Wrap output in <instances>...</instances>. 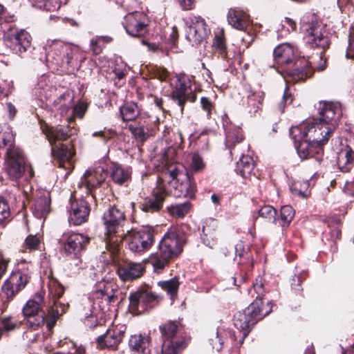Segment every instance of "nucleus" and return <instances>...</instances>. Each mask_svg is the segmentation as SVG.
Segmentation results:
<instances>
[{"label":"nucleus","instance_id":"obj_1","mask_svg":"<svg viewBox=\"0 0 354 354\" xmlns=\"http://www.w3.org/2000/svg\"><path fill=\"white\" fill-rule=\"evenodd\" d=\"M0 149H5L3 173L6 178L19 183L22 178L30 180L35 171L22 148L16 145L15 134L8 125L0 127Z\"/></svg>","mask_w":354,"mask_h":354},{"label":"nucleus","instance_id":"obj_2","mask_svg":"<svg viewBox=\"0 0 354 354\" xmlns=\"http://www.w3.org/2000/svg\"><path fill=\"white\" fill-rule=\"evenodd\" d=\"M44 293L36 292L24 306L22 315L28 329L36 330L46 324L48 331L52 333L58 319L67 311L69 304L59 303L61 312L56 301L46 310H44Z\"/></svg>","mask_w":354,"mask_h":354},{"label":"nucleus","instance_id":"obj_3","mask_svg":"<svg viewBox=\"0 0 354 354\" xmlns=\"http://www.w3.org/2000/svg\"><path fill=\"white\" fill-rule=\"evenodd\" d=\"M273 60L284 68L287 81L296 84L304 82L314 74L308 59L300 57L297 48L290 43H282L273 50Z\"/></svg>","mask_w":354,"mask_h":354},{"label":"nucleus","instance_id":"obj_4","mask_svg":"<svg viewBox=\"0 0 354 354\" xmlns=\"http://www.w3.org/2000/svg\"><path fill=\"white\" fill-rule=\"evenodd\" d=\"M186 240V234L181 226L172 225L169 227L160 239L158 251L151 254L147 259L155 273H162L174 260L179 257Z\"/></svg>","mask_w":354,"mask_h":354},{"label":"nucleus","instance_id":"obj_5","mask_svg":"<svg viewBox=\"0 0 354 354\" xmlns=\"http://www.w3.org/2000/svg\"><path fill=\"white\" fill-rule=\"evenodd\" d=\"M32 275V264L25 259L21 260L6 279L2 287L1 313H4L11 301L30 283Z\"/></svg>","mask_w":354,"mask_h":354},{"label":"nucleus","instance_id":"obj_6","mask_svg":"<svg viewBox=\"0 0 354 354\" xmlns=\"http://www.w3.org/2000/svg\"><path fill=\"white\" fill-rule=\"evenodd\" d=\"M272 310V304L268 301L264 305L261 297H257L247 308L241 311L236 312L233 317L234 325L242 333L240 340L243 344L245 338L260 321L268 316Z\"/></svg>","mask_w":354,"mask_h":354},{"label":"nucleus","instance_id":"obj_7","mask_svg":"<svg viewBox=\"0 0 354 354\" xmlns=\"http://www.w3.org/2000/svg\"><path fill=\"white\" fill-rule=\"evenodd\" d=\"M102 221L105 229L106 248L115 249L118 239L124 235V226L127 222L124 207L118 202L109 205L103 213Z\"/></svg>","mask_w":354,"mask_h":354},{"label":"nucleus","instance_id":"obj_8","mask_svg":"<svg viewBox=\"0 0 354 354\" xmlns=\"http://www.w3.org/2000/svg\"><path fill=\"white\" fill-rule=\"evenodd\" d=\"M158 234L156 227L145 226L140 229H131L124 233V235L118 239V245L115 249L112 247L110 251L112 253L119 250L121 243L123 241L127 244L128 249L135 253H144L149 250L155 243L156 236Z\"/></svg>","mask_w":354,"mask_h":354},{"label":"nucleus","instance_id":"obj_9","mask_svg":"<svg viewBox=\"0 0 354 354\" xmlns=\"http://www.w3.org/2000/svg\"><path fill=\"white\" fill-rule=\"evenodd\" d=\"M159 330L162 340L161 354H180L187 347L185 326L180 321H167Z\"/></svg>","mask_w":354,"mask_h":354},{"label":"nucleus","instance_id":"obj_10","mask_svg":"<svg viewBox=\"0 0 354 354\" xmlns=\"http://www.w3.org/2000/svg\"><path fill=\"white\" fill-rule=\"evenodd\" d=\"M333 126L328 127L317 119L292 127L289 133L293 140L306 139L308 141L325 145L333 133Z\"/></svg>","mask_w":354,"mask_h":354},{"label":"nucleus","instance_id":"obj_11","mask_svg":"<svg viewBox=\"0 0 354 354\" xmlns=\"http://www.w3.org/2000/svg\"><path fill=\"white\" fill-rule=\"evenodd\" d=\"M3 31L4 44L14 54L24 57L33 48L32 37L26 30L19 28L15 24L11 23L3 27Z\"/></svg>","mask_w":354,"mask_h":354},{"label":"nucleus","instance_id":"obj_12","mask_svg":"<svg viewBox=\"0 0 354 354\" xmlns=\"http://www.w3.org/2000/svg\"><path fill=\"white\" fill-rule=\"evenodd\" d=\"M162 299L161 295L152 291L149 287L140 288L129 296V311L134 315L149 313L158 307Z\"/></svg>","mask_w":354,"mask_h":354},{"label":"nucleus","instance_id":"obj_13","mask_svg":"<svg viewBox=\"0 0 354 354\" xmlns=\"http://www.w3.org/2000/svg\"><path fill=\"white\" fill-rule=\"evenodd\" d=\"M62 241L64 253L68 260L73 261L70 263L71 266L77 267L78 270L83 269L82 257L91 242V238L84 234L72 233L66 235Z\"/></svg>","mask_w":354,"mask_h":354},{"label":"nucleus","instance_id":"obj_14","mask_svg":"<svg viewBox=\"0 0 354 354\" xmlns=\"http://www.w3.org/2000/svg\"><path fill=\"white\" fill-rule=\"evenodd\" d=\"M91 198L75 190L70 198L68 222L71 225H80L88 221L91 213Z\"/></svg>","mask_w":354,"mask_h":354},{"label":"nucleus","instance_id":"obj_15","mask_svg":"<svg viewBox=\"0 0 354 354\" xmlns=\"http://www.w3.org/2000/svg\"><path fill=\"white\" fill-rule=\"evenodd\" d=\"M159 125L160 120L157 116L142 112L128 125V129L136 140L145 142L149 136L156 135Z\"/></svg>","mask_w":354,"mask_h":354},{"label":"nucleus","instance_id":"obj_16","mask_svg":"<svg viewBox=\"0 0 354 354\" xmlns=\"http://www.w3.org/2000/svg\"><path fill=\"white\" fill-rule=\"evenodd\" d=\"M108 172L102 167L87 169L77 183L76 190L85 194L88 198L95 199V190L106 184Z\"/></svg>","mask_w":354,"mask_h":354},{"label":"nucleus","instance_id":"obj_17","mask_svg":"<svg viewBox=\"0 0 354 354\" xmlns=\"http://www.w3.org/2000/svg\"><path fill=\"white\" fill-rule=\"evenodd\" d=\"M306 42L307 46L312 49H318L319 58L324 60V64L318 66L319 71H324L326 68V59L324 58L326 51L330 48L331 41L329 34L322 30L319 26L310 25L306 29Z\"/></svg>","mask_w":354,"mask_h":354},{"label":"nucleus","instance_id":"obj_18","mask_svg":"<svg viewBox=\"0 0 354 354\" xmlns=\"http://www.w3.org/2000/svg\"><path fill=\"white\" fill-rule=\"evenodd\" d=\"M170 97L180 107L182 113L187 102H195L197 95L192 88L191 77L185 73H180L177 76V81L170 93Z\"/></svg>","mask_w":354,"mask_h":354},{"label":"nucleus","instance_id":"obj_19","mask_svg":"<svg viewBox=\"0 0 354 354\" xmlns=\"http://www.w3.org/2000/svg\"><path fill=\"white\" fill-rule=\"evenodd\" d=\"M94 292L96 299H101L109 306L120 304L124 298V294L113 281L102 280L97 282Z\"/></svg>","mask_w":354,"mask_h":354},{"label":"nucleus","instance_id":"obj_20","mask_svg":"<svg viewBox=\"0 0 354 354\" xmlns=\"http://www.w3.org/2000/svg\"><path fill=\"white\" fill-rule=\"evenodd\" d=\"M39 124L50 146L68 140L76 131L69 125L50 126L43 120H39Z\"/></svg>","mask_w":354,"mask_h":354},{"label":"nucleus","instance_id":"obj_21","mask_svg":"<svg viewBox=\"0 0 354 354\" xmlns=\"http://www.w3.org/2000/svg\"><path fill=\"white\" fill-rule=\"evenodd\" d=\"M127 32L132 37H142L147 32L148 17L143 12L128 13L122 22Z\"/></svg>","mask_w":354,"mask_h":354},{"label":"nucleus","instance_id":"obj_22","mask_svg":"<svg viewBox=\"0 0 354 354\" xmlns=\"http://www.w3.org/2000/svg\"><path fill=\"white\" fill-rule=\"evenodd\" d=\"M317 109L319 115V118L317 120L329 127L333 125V130L335 131L342 115L340 103L320 101L318 103Z\"/></svg>","mask_w":354,"mask_h":354},{"label":"nucleus","instance_id":"obj_23","mask_svg":"<svg viewBox=\"0 0 354 354\" xmlns=\"http://www.w3.org/2000/svg\"><path fill=\"white\" fill-rule=\"evenodd\" d=\"M168 196L169 193L165 185H159L153 189L149 196L139 203V208L146 213L153 214L160 212Z\"/></svg>","mask_w":354,"mask_h":354},{"label":"nucleus","instance_id":"obj_24","mask_svg":"<svg viewBox=\"0 0 354 354\" xmlns=\"http://www.w3.org/2000/svg\"><path fill=\"white\" fill-rule=\"evenodd\" d=\"M124 326H112L109 328L105 333L96 339L97 348L100 350L109 349L116 351L122 342L126 333Z\"/></svg>","mask_w":354,"mask_h":354},{"label":"nucleus","instance_id":"obj_25","mask_svg":"<svg viewBox=\"0 0 354 354\" xmlns=\"http://www.w3.org/2000/svg\"><path fill=\"white\" fill-rule=\"evenodd\" d=\"M295 147L298 156L301 160L314 158L319 165L324 160V146L319 143L302 139L301 140H293Z\"/></svg>","mask_w":354,"mask_h":354},{"label":"nucleus","instance_id":"obj_26","mask_svg":"<svg viewBox=\"0 0 354 354\" xmlns=\"http://www.w3.org/2000/svg\"><path fill=\"white\" fill-rule=\"evenodd\" d=\"M75 155V149L72 140L66 143L59 142L57 145L51 146V156L59 167L70 169L73 166L72 158Z\"/></svg>","mask_w":354,"mask_h":354},{"label":"nucleus","instance_id":"obj_27","mask_svg":"<svg viewBox=\"0 0 354 354\" xmlns=\"http://www.w3.org/2000/svg\"><path fill=\"white\" fill-rule=\"evenodd\" d=\"M212 48L215 56L226 62L229 66L233 64L236 53L234 50L228 48L227 39L223 30L215 34Z\"/></svg>","mask_w":354,"mask_h":354},{"label":"nucleus","instance_id":"obj_28","mask_svg":"<svg viewBox=\"0 0 354 354\" xmlns=\"http://www.w3.org/2000/svg\"><path fill=\"white\" fill-rule=\"evenodd\" d=\"M222 123L226 136L225 146L233 155L232 151L236 144L241 143L244 140L242 129L234 124L226 113L222 116Z\"/></svg>","mask_w":354,"mask_h":354},{"label":"nucleus","instance_id":"obj_29","mask_svg":"<svg viewBox=\"0 0 354 354\" xmlns=\"http://www.w3.org/2000/svg\"><path fill=\"white\" fill-rule=\"evenodd\" d=\"M189 19L190 26L186 37L192 43V46H198L207 36V26L205 19L200 16H192Z\"/></svg>","mask_w":354,"mask_h":354},{"label":"nucleus","instance_id":"obj_30","mask_svg":"<svg viewBox=\"0 0 354 354\" xmlns=\"http://www.w3.org/2000/svg\"><path fill=\"white\" fill-rule=\"evenodd\" d=\"M145 271V266L142 263L124 261L118 265L116 272L122 281H131L140 278Z\"/></svg>","mask_w":354,"mask_h":354},{"label":"nucleus","instance_id":"obj_31","mask_svg":"<svg viewBox=\"0 0 354 354\" xmlns=\"http://www.w3.org/2000/svg\"><path fill=\"white\" fill-rule=\"evenodd\" d=\"M74 55L73 51L70 48L63 45H55L47 53L46 58L48 61L50 59H55L58 64L61 62L62 66H66L69 69L74 67Z\"/></svg>","mask_w":354,"mask_h":354},{"label":"nucleus","instance_id":"obj_32","mask_svg":"<svg viewBox=\"0 0 354 354\" xmlns=\"http://www.w3.org/2000/svg\"><path fill=\"white\" fill-rule=\"evenodd\" d=\"M227 19L229 24L239 30H244L250 24L249 15L238 7L229 9Z\"/></svg>","mask_w":354,"mask_h":354},{"label":"nucleus","instance_id":"obj_33","mask_svg":"<svg viewBox=\"0 0 354 354\" xmlns=\"http://www.w3.org/2000/svg\"><path fill=\"white\" fill-rule=\"evenodd\" d=\"M31 209L34 216L38 218L46 217L50 210V198L44 193H39L32 199Z\"/></svg>","mask_w":354,"mask_h":354},{"label":"nucleus","instance_id":"obj_34","mask_svg":"<svg viewBox=\"0 0 354 354\" xmlns=\"http://www.w3.org/2000/svg\"><path fill=\"white\" fill-rule=\"evenodd\" d=\"M130 349L137 354L151 353V337L148 335H133L129 340Z\"/></svg>","mask_w":354,"mask_h":354},{"label":"nucleus","instance_id":"obj_35","mask_svg":"<svg viewBox=\"0 0 354 354\" xmlns=\"http://www.w3.org/2000/svg\"><path fill=\"white\" fill-rule=\"evenodd\" d=\"M265 93L260 89L250 87L247 91V104L249 112L255 115L262 109Z\"/></svg>","mask_w":354,"mask_h":354},{"label":"nucleus","instance_id":"obj_36","mask_svg":"<svg viewBox=\"0 0 354 354\" xmlns=\"http://www.w3.org/2000/svg\"><path fill=\"white\" fill-rule=\"evenodd\" d=\"M110 177L115 184L125 185L131 180V169L119 164H113L110 167Z\"/></svg>","mask_w":354,"mask_h":354},{"label":"nucleus","instance_id":"obj_37","mask_svg":"<svg viewBox=\"0 0 354 354\" xmlns=\"http://www.w3.org/2000/svg\"><path fill=\"white\" fill-rule=\"evenodd\" d=\"M217 223L214 219H207L204 222L201 234V239L205 245L212 248L216 240Z\"/></svg>","mask_w":354,"mask_h":354},{"label":"nucleus","instance_id":"obj_38","mask_svg":"<svg viewBox=\"0 0 354 354\" xmlns=\"http://www.w3.org/2000/svg\"><path fill=\"white\" fill-rule=\"evenodd\" d=\"M295 216V210L290 205L281 207L277 216V223L281 227L282 232H286Z\"/></svg>","mask_w":354,"mask_h":354},{"label":"nucleus","instance_id":"obj_39","mask_svg":"<svg viewBox=\"0 0 354 354\" xmlns=\"http://www.w3.org/2000/svg\"><path fill=\"white\" fill-rule=\"evenodd\" d=\"M120 115L123 122H133L142 113L138 104L133 102H126L120 107Z\"/></svg>","mask_w":354,"mask_h":354},{"label":"nucleus","instance_id":"obj_40","mask_svg":"<svg viewBox=\"0 0 354 354\" xmlns=\"http://www.w3.org/2000/svg\"><path fill=\"white\" fill-rule=\"evenodd\" d=\"M254 161L250 156H241L236 162L235 171L243 178H248L254 169Z\"/></svg>","mask_w":354,"mask_h":354},{"label":"nucleus","instance_id":"obj_41","mask_svg":"<svg viewBox=\"0 0 354 354\" xmlns=\"http://www.w3.org/2000/svg\"><path fill=\"white\" fill-rule=\"evenodd\" d=\"M337 164L342 172H349L354 167V151L347 147L338 158Z\"/></svg>","mask_w":354,"mask_h":354},{"label":"nucleus","instance_id":"obj_42","mask_svg":"<svg viewBox=\"0 0 354 354\" xmlns=\"http://www.w3.org/2000/svg\"><path fill=\"white\" fill-rule=\"evenodd\" d=\"M192 207L191 202L186 201L182 203H176L168 206L167 211L174 218H183L190 212Z\"/></svg>","mask_w":354,"mask_h":354},{"label":"nucleus","instance_id":"obj_43","mask_svg":"<svg viewBox=\"0 0 354 354\" xmlns=\"http://www.w3.org/2000/svg\"><path fill=\"white\" fill-rule=\"evenodd\" d=\"M158 286L169 295L171 300L174 301L178 296V291L180 286L178 278L173 277L167 281H160Z\"/></svg>","mask_w":354,"mask_h":354},{"label":"nucleus","instance_id":"obj_44","mask_svg":"<svg viewBox=\"0 0 354 354\" xmlns=\"http://www.w3.org/2000/svg\"><path fill=\"white\" fill-rule=\"evenodd\" d=\"M32 5L37 9L47 12L58 10L64 0H29Z\"/></svg>","mask_w":354,"mask_h":354},{"label":"nucleus","instance_id":"obj_45","mask_svg":"<svg viewBox=\"0 0 354 354\" xmlns=\"http://www.w3.org/2000/svg\"><path fill=\"white\" fill-rule=\"evenodd\" d=\"M113 41L112 37L109 36H96L91 39L90 48L94 55H100L102 53L106 44Z\"/></svg>","mask_w":354,"mask_h":354},{"label":"nucleus","instance_id":"obj_46","mask_svg":"<svg viewBox=\"0 0 354 354\" xmlns=\"http://www.w3.org/2000/svg\"><path fill=\"white\" fill-rule=\"evenodd\" d=\"M150 78H154L160 82H167L169 80L170 73L167 69L163 66L154 64L147 66Z\"/></svg>","mask_w":354,"mask_h":354},{"label":"nucleus","instance_id":"obj_47","mask_svg":"<svg viewBox=\"0 0 354 354\" xmlns=\"http://www.w3.org/2000/svg\"><path fill=\"white\" fill-rule=\"evenodd\" d=\"M308 180H297L293 183L290 188L291 193L301 198H306L310 194Z\"/></svg>","mask_w":354,"mask_h":354},{"label":"nucleus","instance_id":"obj_48","mask_svg":"<svg viewBox=\"0 0 354 354\" xmlns=\"http://www.w3.org/2000/svg\"><path fill=\"white\" fill-rule=\"evenodd\" d=\"M278 211L272 205H264L258 210V216L266 221L277 224Z\"/></svg>","mask_w":354,"mask_h":354},{"label":"nucleus","instance_id":"obj_49","mask_svg":"<svg viewBox=\"0 0 354 354\" xmlns=\"http://www.w3.org/2000/svg\"><path fill=\"white\" fill-rule=\"evenodd\" d=\"M180 192L181 194L185 196L189 197L191 199L195 198V192L196 190V185L193 179H191L190 177L186 174V180L181 183L177 187Z\"/></svg>","mask_w":354,"mask_h":354},{"label":"nucleus","instance_id":"obj_50","mask_svg":"<svg viewBox=\"0 0 354 354\" xmlns=\"http://www.w3.org/2000/svg\"><path fill=\"white\" fill-rule=\"evenodd\" d=\"M11 212L8 201L0 197V226L5 227L10 221Z\"/></svg>","mask_w":354,"mask_h":354},{"label":"nucleus","instance_id":"obj_51","mask_svg":"<svg viewBox=\"0 0 354 354\" xmlns=\"http://www.w3.org/2000/svg\"><path fill=\"white\" fill-rule=\"evenodd\" d=\"M238 264L240 270L250 272L253 270L254 263L252 252H246L243 256L238 258Z\"/></svg>","mask_w":354,"mask_h":354},{"label":"nucleus","instance_id":"obj_52","mask_svg":"<svg viewBox=\"0 0 354 354\" xmlns=\"http://www.w3.org/2000/svg\"><path fill=\"white\" fill-rule=\"evenodd\" d=\"M40 239L36 235L29 234L25 239V241L22 245V252H26L35 251L39 248Z\"/></svg>","mask_w":354,"mask_h":354},{"label":"nucleus","instance_id":"obj_53","mask_svg":"<svg viewBox=\"0 0 354 354\" xmlns=\"http://www.w3.org/2000/svg\"><path fill=\"white\" fill-rule=\"evenodd\" d=\"M49 290L55 299L54 303L56 301L59 304L60 302H58L57 300L61 298L64 295V286L57 280H53L49 285ZM58 309L59 310V312H61V308L59 306Z\"/></svg>","mask_w":354,"mask_h":354},{"label":"nucleus","instance_id":"obj_54","mask_svg":"<svg viewBox=\"0 0 354 354\" xmlns=\"http://www.w3.org/2000/svg\"><path fill=\"white\" fill-rule=\"evenodd\" d=\"M16 19L15 15L10 14L7 8L0 3V25L1 28H3L11 23H14Z\"/></svg>","mask_w":354,"mask_h":354},{"label":"nucleus","instance_id":"obj_55","mask_svg":"<svg viewBox=\"0 0 354 354\" xmlns=\"http://www.w3.org/2000/svg\"><path fill=\"white\" fill-rule=\"evenodd\" d=\"M184 167L178 163H171L166 166L165 172L168 174L172 180H179L178 176L185 175L183 173Z\"/></svg>","mask_w":354,"mask_h":354},{"label":"nucleus","instance_id":"obj_56","mask_svg":"<svg viewBox=\"0 0 354 354\" xmlns=\"http://www.w3.org/2000/svg\"><path fill=\"white\" fill-rule=\"evenodd\" d=\"M252 286L254 291L258 294L257 297H261L263 299L262 296L263 294L268 291L267 286L265 283V280L262 277L258 276L255 279V281L252 283Z\"/></svg>","mask_w":354,"mask_h":354},{"label":"nucleus","instance_id":"obj_57","mask_svg":"<svg viewBox=\"0 0 354 354\" xmlns=\"http://www.w3.org/2000/svg\"><path fill=\"white\" fill-rule=\"evenodd\" d=\"M191 167L194 172H201L205 168V163L203 158L197 153L192 156Z\"/></svg>","mask_w":354,"mask_h":354},{"label":"nucleus","instance_id":"obj_58","mask_svg":"<svg viewBox=\"0 0 354 354\" xmlns=\"http://www.w3.org/2000/svg\"><path fill=\"white\" fill-rule=\"evenodd\" d=\"M88 108V104L86 102L79 100L73 109V113L75 117L82 119L84 117Z\"/></svg>","mask_w":354,"mask_h":354},{"label":"nucleus","instance_id":"obj_59","mask_svg":"<svg viewBox=\"0 0 354 354\" xmlns=\"http://www.w3.org/2000/svg\"><path fill=\"white\" fill-rule=\"evenodd\" d=\"M305 277L303 274L295 275L291 279L290 286L291 289L294 290L297 294L301 295L303 288L301 283H303Z\"/></svg>","mask_w":354,"mask_h":354},{"label":"nucleus","instance_id":"obj_60","mask_svg":"<svg viewBox=\"0 0 354 354\" xmlns=\"http://www.w3.org/2000/svg\"><path fill=\"white\" fill-rule=\"evenodd\" d=\"M201 105L204 111L207 113V118L210 119L212 118V111H215L214 104L207 97H202L201 98Z\"/></svg>","mask_w":354,"mask_h":354},{"label":"nucleus","instance_id":"obj_61","mask_svg":"<svg viewBox=\"0 0 354 354\" xmlns=\"http://www.w3.org/2000/svg\"><path fill=\"white\" fill-rule=\"evenodd\" d=\"M346 56L348 59H354V30L350 29L348 34V46Z\"/></svg>","mask_w":354,"mask_h":354},{"label":"nucleus","instance_id":"obj_62","mask_svg":"<svg viewBox=\"0 0 354 354\" xmlns=\"http://www.w3.org/2000/svg\"><path fill=\"white\" fill-rule=\"evenodd\" d=\"M249 278V272L240 270L239 273H236L232 279L234 284L239 287L242 283L246 282Z\"/></svg>","mask_w":354,"mask_h":354},{"label":"nucleus","instance_id":"obj_63","mask_svg":"<svg viewBox=\"0 0 354 354\" xmlns=\"http://www.w3.org/2000/svg\"><path fill=\"white\" fill-rule=\"evenodd\" d=\"M174 136L175 137V142L172 144L171 147L169 149L170 150L172 149L174 151L176 149H182L183 148L184 145V138L183 136V133L181 131H178V132L174 133Z\"/></svg>","mask_w":354,"mask_h":354},{"label":"nucleus","instance_id":"obj_64","mask_svg":"<svg viewBox=\"0 0 354 354\" xmlns=\"http://www.w3.org/2000/svg\"><path fill=\"white\" fill-rule=\"evenodd\" d=\"M179 34L178 30L176 26H173L171 28V31L169 35L167 43L171 44L172 46H176L178 42Z\"/></svg>","mask_w":354,"mask_h":354}]
</instances>
